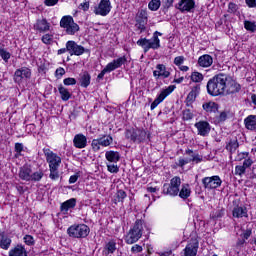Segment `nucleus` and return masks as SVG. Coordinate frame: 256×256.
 I'll return each instance as SVG.
<instances>
[{
	"mask_svg": "<svg viewBox=\"0 0 256 256\" xmlns=\"http://www.w3.org/2000/svg\"><path fill=\"white\" fill-rule=\"evenodd\" d=\"M42 42L45 45H51L53 43V35L45 34L44 36H42Z\"/></svg>",
	"mask_w": 256,
	"mask_h": 256,
	"instance_id": "nucleus-48",
	"label": "nucleus"
},
{
	"mask_svg": "<svg viewBox=\"0 0 256 256\" xmlns=\"http://www.w3.org/2000/svg\"><path fill=\"white\" fill-rule=\"evenodd\" d=\"M91 230L86 224L72 225L67 229L69 237L73 239H85L89 235Z\"/></svg>",
	"mask_w": 256,
	"mask_h": 256,
	"instance_id": "nucleus-5",
	"label": "nucleus"
},
{
	"mask_svg": "<svg viewBox=\"0 0 256 256\" xmlns=\"http://www.w3.org/2000/svg\"><path fill=\"white\" fill-rule=\"evenodd\" d=\"M67 51L69 55H76L77 57L83 55V53H89V49H86L82 45L77 44V42L70 40L66 43Z\"/></svg>",
	"mask_w": 256,
	"mask_h": 256,
	"instance_id": "nucleus-12",
	"label": "nucleus"
},
{
	"mask_svg": "<svg viewBox=\"0 0 256 256\" xmlns=\"http://www.w3.org/2000/svg\"><path fill=\"white\" fill-rule=\"evenodd\" d=\"M143 251V247L141 245L135 244L131 248L132 253H141Z\"/></svg>",
	"mask_w": 256,
	"mask_h": 256,
	"instance_id": "nucleus-59",
	"label": "nucleus"
},
{
	"mask_svg": "<svg viewBox=\"0 0 256 256\" xmlns=\"http://www.w3.org/2000/svg\"><path fill=\"white\" fill-rule=\"evenodd\" d=\"M245 3L251 9L256 7V0H245Z\"/></svg>",
	"mask_w": 256,
	"mask_h": 256,
	"instance_id": "nucleus-63",
	"label": "nucleus"
},
{
	"mask_svg": "<svg viewBox=\"0 0 256 256\" xmlns=\"http://www.w3.org/2000/svg\"><path fill=\"white\" fill-rule=\"evenodd\" d=\"M43 151L46 161L49 164V169H59V166L61 165V157L50 149H44Z\"/></svg>",
	"mask_w": 256,
	"mask_h": 256,
	"instance_id": "nucleus-10",
	"label": "nucleus"
},
{
	"mask_svg": "<svg viewBox=\"0 0 256 256\" xmlns=\"http://www.w3.org/2000/svg\"><path fill=\"white\" fill-rule=\"evenodd\" d=\"M80 85L81 87H84V89H87V87L89 85H91V74L89 72H84L81 76H80Z\"/></svg>",
	"mask_w": 256,
	"mask_h": 256,
	"instance_id": "nucleus-36",
	"label": "nucleus"
},
{
	"mask_svg": "<svg viewBox=\"0 0 256 256\" xmlns=\"http://www.w3.org/2000/svg\"><path fill=\"white\" fill-rule=\"evenodd\" d=\"M113 145V136L112 135H100L99 138L93 139L91 143L92 151L95 153L101 151V147H109Z\"/></svg>",
	"mask_w": 256,
	"mask_h": 256,
	"instance_id": "nucleus-8",
	"label": "nucleus"
},
{
	"mask_svg": "<svg viewBox=\"0 0 256 256\" xmlns=\"http://www.w3.org/2000/svg\"><path fill=\"white\" fill-rule=\"evenodd\" d=\"M63 75H65V68H63V67L57 68L55 71V77H57V79H61V77H63Z\"/></svg>",
	"mask_w": 256,
	"mask_h": 256,
	"instance_id": "nucleus-53",
	"label": "nucleus"
},
{
	"mask_svg": "<svg viewBox=\"0 0 256 256\" xmlns=\"http://www.w3.org/2000/svg\"><path fill=\"white\" fill-rule=\"evenodd\" d=\"M161 35H163L161 32L155 31L152 38H140L136 42V44L138 45V47L143 48L144 53H149L150 49H153V51H157V49L161 48V40L159 39V36L161 37Z\"/></svg>",
	"mask_w": 256,
	"mask_h": 256,
	"instance_id": "nucleus-3",
	"label": "nucleus"
},
{
	"mask_svg": "<svg viewBox=\"0 0 256 256\" xmlns=\"http://www.w3.org/2000/svg\"><path fill=\"white\" fill-rule=\"evenodd\" d=\"M194 115L191 113L190 109H185L182 112V119L183 121H191L193 119Z\"/></svg>",
	"mask_w": 256,
	"mask_h": 256,
	"instance_id": "nucleus-46",
	"label": "nucleus"
},
{
	"mask_svg": "<svg viewBox=\"0 0 256 256\" xmlns=\"http://www.w3.org/2000/svg\"><path fill=\"white\" fill-rule=\"evenodd\" d=\"M143 227H145V220L137 219L125 236L127 245H133L143 237Z\"/></svg>",
	"mask_w": 256,
	"mask_h": 256,
	"instance_id": "nucleus-2",
	"label": "nucleus"
},
{
	"mask_svg": "<svg viewBox=\"0 0 256 256\" xmlns=\"http://www.w3.org/2000/svg\"><path fill=\"white\" fill-rule=\"evenodd\" d=\"M59 3V0H44L46 7H55Z\"/></svg>",
	"mask_w": 256,
	"mask_h": 256,
	"instance_id": "nucleus-56",
	"label": "nucleus"
},
{
	"mask_svg": "<svg viewBox=\"0 0 256 256\" xmlns=\"http://www.w3.org/2000/svg\"><path fill=\"white\" fill-rule=\"evenodd\" d=\"M227 75L225 73H219L211 78L207 82L208 95L217 97L219 95H225V85L227 83Z\"/></svg>",
	"mask_w": 256,
	"mask_h": 256,
	"instance_id": "nucleus-1",
	"label": "nucleus"
},
{
	"mask_svg": "<svg viewBox=\"0 0 256 256\" xmlns=\"http://www.w3.org/2000/svg\"><path fill=\"white\" fill-rule=\"evenodd\" d=\"M106 251L109 253H115L117 251V242L115 240H111L106 244Z\"/></svg>",
	"mask_w": 256,
	"mask_h": 256,
	"instance_id": "nucleus-44",
	"label": "nucleus"
},
{
	"mask_svg": "<svg viewBox=\"0 0 256 256\" xmlns=\"http://www.w3.org/2000/svg\"><path fill=\"white\" fill-rule=\"evenodd\" d=\"M237 11V4L230 2L228 4V13H235Z\"/></svg>",
	"mask_w": 256,
	"mask_h": 256,
	"instance_id": "nucleus-58",
	"label": "nucleus"
},
{
	"mask_svg": "<svg viewBox=\"0 0 256 256\" xmlns=\"http://www.w3.org/2000/svg\"><path fill=\"white\" fill-rule=\"evenodd\" d=\"M58 91L61 95L62 101H69V99H71V92H69V90L63 86V84L58 86Z\"/></svg>",
	"mask_w": 256,
	"mask_h": 256,
	"instance_id": "nucleus-37",
	"label": "nucleus"
},
{
	"mask_svg": "<svg viewBox=\"0 0 256 256\" xmlns=\"http://www.w3.org/2000/svg\"><path fill=\"white\" fill-rule=\"evenodd\" d=\"M175 7L181 13H193L195 11V0H180Z\"/></svg>",
	"mask_w": 256,
	"mask_h": 256,
	"instance_id": "nucleus-17",
	"label": "nucleus"
},
{
	"mask_svg": "<svg viewBox=\"0 0 256 256\" xmlns=\"http://www.w3.org/2000/svg\"><path fill=\"white\" fill-rule=\"evenodd\" d=\"M244 29H246V31H250V33H255L256 23L253 21L245 20L244 21Z\"/></svg>",
	"mask_w": 256,
	"mask_h": 256,
	"instance_id": "nucleus-41",
	"label": "nucleus"
},
{
	"mask_svg": "<svg viewBox=\"0 0 256 256\" xmlns=\"http://www.w3.org/2000/svg\"><path fill=\"white\" fill-rule=\"evenodd\" d=\"M24 243H26L29 247L35 245V238L31 235H25L24 236Z\"/></svg>",
	"mask_w": 256,
	"mask_h": 256,
	"instance_id": "nucleus-49",
	"label": "nucleus"
},
{
	"mask_svg": "<svg viewBox=\"0 0 256 256\" xmlns=\"http://www.w3.org/2000/svg\"><path fill=\"white\" fill-rule=\"evenodd\" d=\"M105 158L109 161V163H117L121 159V154L117 151H106Z\"/></svg>",
	"mask_w": 256,
	"mask_h": 256,
	"instance_id": "nucleus-34",
	"label": "nucleus"
},
{
	"mask_svg": "<svg viewBox=\"0 0 256 256\" xmlns=\"http://www.w3.org/2000/svg\"><path fill=\"white\" fill-rule=\"evenodd\" d=\"M0 57L5 61V63H9V59H11V53H9L4 48H0Z\"/></svg>",
	"mask_w": 256,
	"mask_h": 256,
	"instance_id": "nucleus-45",
	"label": "nucleus"
},
{
	"mask_svg": "<svg viewBox=\"0 0 256 256\" xmlns=\"http://www.w3.org/2000/svg\"><path fill=\"white\" fill-rule=\"evenodd\" d=\"M64 85H77V80L75 78H66L63 80Z\"/></svg>",
	"mask_w": 256,
	"mask_h": 256,
	"instance_id": "nucleus-55",
	"label": "nucleus"
},
{
	"mask_svg": "<svg viewBox=\"0 0 256 256\" xmlns=\"http://www.w3.org/2000/svg\"><path fill=\"white\" fill-rule=\"evenodd\" d=\"M45 173L43 172L42 168H32L30 181H34L35 183L41 181L44 177Z\"/></svg>",
	"mask_w": 256,
	"mask_h": 256,
	"instance_id": "nucleus-31",
	"label": "nucleus"
},
{
	"mask_svg": "<svg viewBox=\"0 0 256 256\" xmlns=\"http://www.w3.org/2000/svg\"><path fill=\"white\" fill-rule=\"evenodd\" d=\"M221 183H223V181L219 176L204 177L202 179V185H204L205 189H217L221 187Z\"/></svg>",
	"mask_w": 256,
	"mask_h": 256,
	"instance_id": "nucleus-16",
	"label": "nucleus"
},
{
	"mask_svg": "<svg viewBox=\"0 0 256 256\" xmlns=\"http://www.w3.org/2000/svg\"><path fill=\"white\" fill-rule=\"evenodd\" d=\"M175 85H170L166 89L162 90L160 94L155 98V100L151 103L150 109L153 111L160 103H163L171 93L175 91Z\"/></svg>",
	"mask_w": 256,
	"mask_h": 256,
	"instance_id": "nucleus-11",
	"label": "nucleus"
},
{
	"mask_svg": "<svg viewBox=\"0 0 256 256\" xmlns=\"http://www.w3.org/2000/svg\"><path fill=\"white\" fill-rule=\"evenodd\" d=\"M194 127L197 128L198 135L200 137H208L209 133H211V124L205 120H200L194 124Z\"/></svg>",
	"mask_w": 256,
	"mask_h": 256,
	"instance_id": "nucleus-18",
	"label": "nucleus"
},
{
	"mask_svg": "<svg viewBox=\"0 0 256 256\" xmlns=\"http://www.w3.org/2000/svg\"><path fill=\"white\" fill-rule=\"evenodd\" d=\"M11 243H13L11 238H9L5 235L2 236L0 239V249H3L4 251H8L9 247H11Z\"/></svg>",
	"mask_w": 256,
	"mask_h": 256,
	"instance_id": "nucleus-38",
	"label": "nucleus"
},
{
	"mask_svg": "<svg viewBox=\"0 0 256 256\" xmlns=\"http://www.w3.org/2000/svg\"><path fill=\"white\" fill-rule=\"evenodd\" d=\"M34 29L39 33H45L51 29V25L47 22V19H38L34 24Z\"/></svg>",
	"mask_w": 256,
	"mask_h": 256,
	"instance_id": "nucleus-27",
	"label": "nucleus"
},
{
	"mask_svg": "<svg viewBox=\"0 0 256 256\" xmlns=\"http://www.w3.org/2000/svg\"><path fill=\"white\" fill-rule=\"evenodd\" d=\"M107 170L109 173H119V166L117 164H107Z\"/></svg>",
	"mask_w": 256,
	"mask_h": 256,
	"instance_id": "nucleus-50",
	"label": "nucleus"
},
{
	"mask_svg": "<svg viewBox=\"0 0 256 256\" xmlns=\"http://www.w3.org/2000/svg\"><path fill=\"white\" fill-rule=\"evenodd\" d=\"M15 151H16V153H21L23 151V143H16Z\"/></svg>",
	"mask_w": 256,
	"mask_h": 256,
	"instance_id": "nucleus-64",
	"label": "nucleus"
},
{
	"mask_svg": "<svg viewBox=\"0 0 256 256\" xmlns=\"http://www.w3.org/2000/svg\"><path fill=\"white\" fill-rule=\"evenodd\" d=\"M77 205V199L71 198L64 203L61 204L60 209L63 213H67L69 209H75V206Z\"/></svg>",
	"mask_w": 256,
	"mask_h": 256,
	"instance_id": "nucleus-33",
	"label": "nucleus"
},
{
	"mask_svg": "<svg viewBox=\"0 0 256 256\" xmlns=\"http://www.w3.org/2000/svg\"><path fill=\"white\" fill-rule=\"evenodd\" d=\"M178 195L180 199H189L191 197V186L189 184H182Z\"/></svg>",
	"mask_w": 256,
	"mask_h": 256,
	"instance_id": "nucleus-35",
	"label": "nucleus"
},
{
	"mask_svg": "<svg viewBox=\"0 0 256 256\" xmlns=\"http://www.w3.org/2000/svg\"><path fill=\"white\" fill-rule=\"evenodd\" d=\"M31 173H33V167L25 164L19 170V177L22 181H31Z\"/></svg>",
	"mask_w": 256,
	"mask_h": 256,
	"instance_id": "nucleus-23",
	"label": "nucleus"
},
{
	"mask_svg": "<svg viewBox=\"0 0 256 256\" xmlns=\"http://www.w3.org/2000/svg\"><path fill=\"white\" fill-rule=\"evenodd\" d=\"M199 93H201V85L197 84L192 87L191 91L188 93L186 97V107H193V103H195V99H197Z\"/></svg>",
	"mask_w": 256,
	"mask_h": 256,
	"instance_id": "nucleus-20",
	"label": "nucleus"
},
{
	"mask_svg": "<svg viewBox=\"0 0 256 256\" xmlns=\"http://www.w3.org/2000/svg\"><path fill=\"white\" fill-rule=\"evenodd\" d=\"M116 195H117L118 201L122 202L123 199L127 197V192H125L124 190H118Z\"/></svg>",
	"mask_w": 256,
	"mask_h": 256,
	"instance_id": "nucleus-52",
	"label": "nucleus"
},
{
	"mask_svg": "<svg viewBox=\"0 0 256 256\" xmlns=\"http://www.w3.org/2000/svg\"><path fill=\"white\" fill-rule=\"evenodd\" d=\"M159 7H161V0H151L148 3V9L150 11H159Z\"/></svg>",
	"mask_w": 256,
	"mask_h": 256,
	"instance_id": "nucleus-42",
	"label": "nucleus"
},
{
	"mask_svg": "<svg viewBox=\"0 0 256 256\" xmlns=\"http://www.w3.org/2000/svg\"><path fill=\"white\" fill-rule=\"evenodd\" d=\"M23 79H31V69L27 67L19 68L14 73L15 83H22Z\"/></svg>",
	"mask_w": 256,
	"mask_h": 256,
	"instance_id": "nucleus-19",
	"label": "nucleus"
},
{
	"mask_svg": "<svg viewBox=\"0 0 256 256\" xmlns=\"http://www.w3.org/2000/svg\"><path fill=\"white\" fill-rule=\"evenodd\" d=\"M241 91V84L237 83L229 74L227 75V80L225 84L226 95H234V93H239Z\"/></svg>",
	"mask_w": 256,
	"mask_h": 256,
	"instance_id": "nucleus-14",
	"label": "nucleus"
},
{
	"mask_svg": "<svg viewBox=\"0 0 256 256\" xmlns=\"http://www.w3.org/2000/svg\"><path fill=\"white\" fill-rule=\"evenodd\" d=\"M199 67H211L213 65V57L209 54H204L198 58Z\"/></svg>",
	"mask_w": 256,
	"mask_h": 256,
	"instance_id": "nucleus-29",
	"label": "nucleus"
},
{
	"mask_svg": "<svg viewBox=\"0 0 256 256\" xmlns=\"http://www.w3.org/2000/svg\"><path fill=\"white\" fill-rule=\"evenodd\" d=\"M190 79L193 81V83H201V81L204 79V76L201 72H192Z\"/></svg>",
	"mask_w": 256,
	"mask_h": 256,
	"instance_id": "nucleus-43",
	"label": "nucleus"
},
{
	"mask_svg": "<svg viewBox=\"0 0 256 256\" xmlns=\"http://www.w3.org/2000/svg\"><path fill=\"white\" fill-rule=\"evenodd\" d=\"M78 179H79V174H74L70 176L69 178L70 185H72L73 183H77Z\"/></svg>",
	"mask_w": 256,
	"mask_h": 256,
	"instance_id": "nucleus-62",
	"label": "nucleus"
},
{
	"mask_svg": "<svg viewBox=\"0 0 256 256\" xmlns=\"http://www.w3.org/2000/svg\"><path fill=\"white\" fill-rule=\"evenodd\" d=\"M244 124L248 131H255L256 129V115H249L244 119Z\"/></svg>",
	"mask_w": 256,
	"mask_h": 256,
	"instance_id": "nucleus-32",
	"label": "nucleus"
},
{
	"mask_svg": "<svg viewBox=\"0 0 256 256\" xmlns=\"http://www.w3.org/2000/svg\"><path fill=\"white\" fill-rule=\"evenodd\" d=\"M73 144L76 149H85V147H87V136L76 134L73 139Z\"/></svg>",
	"mask_w": 256,
	"mask_h": 256,
	"instance_id": "nucleus-25",
	"label": "nucleus"
},
{
	"mask_svg": "<svg viewBox=\"0 0 256 256\" xmlns=\"http://www.w3.org/2000/svg\"><path fill=\"white\" fill-rule=\"evenodd\" d=\"M226 149L230 152L231 155H233V153H235L237 149H239V142L237 141V139L230 140L229 143L226 145Z\"/></svg>",
	"mask_w": 256,
	"mask_h": 256,
	"instance_id": "nucleus-39",
	"label": "nucleus"
},
{
	"mask_svg": "<svg viewBox=\"0 0 256 256\" xmlns=\"http://www.w3.org/2000/svg\"><path fill=\"white\" fill-rule=\"evenodd\" d=\"M79 9H82V11H89V1L81 3Z\"/></svg>",
	"mask_w": 256,
	"mask_h": 256,
	"instance_id": "nucleus-61",
	"label": "nucleus"
},
{
	"mask_svg": "<svg viewBox=\"0 0 256 256\" xmlns=\"http://www.w3.org/2000/svg\"><path fill=\"white\" fill-rule=\"evenodd\" d=\"M232 216L236 219H243V217H249L247 207L239 205L234 206L232 210Z\"/></svg>",
	"mask_w": 256,
	"mask_h": 256,
	"instance_id": "nucleus-26",
	"label": "nucleus"
},
{
	"mask_svg": "<svg viewBox=\"0 0 256 256\" xmlns=\"http://www.w3.org/2000/svg\"><path fill=\"white\" fill-rule=\"evenodd\" d=\"M247 157H249L248 152L238 153V155L236 157V161H243V159H247Z\"/></svg>",
	"mask_w": 256,
	"mask_h": 256,
	"instance_id": "nucleus-57",
	"label": "nucleus"
},
{
	"mask_svg": "<svg viewBox=\"0 0 256 256\" xmlns=\"http://www.w3.org/2000/svg\"><path fill=\"white\" fill-rule=\"evenodd\" d=\"M127 63V57L122 56L117 59H114L112 62H109L105 68L98 74L97 79L98 81L103 80V77H105L106 73H111L115 71L116 69H119L120 67H123Z\"/></svg>",
	"mask_w": 256,
	"mask_h": 256,
	"instance_id": "nucleus-6",
	"label": "nucleus"
},
{
	"mask_svg": "<svg viewBox=\"0 0 256 256\" xmlns=\"http://www.w3.org/2000/svg\"><path fill=\"white\" fill-rule=\"evenodd\" d=\"M184 62H185L184 56H177L174 58V65H177L178 67L183 65Z\"/></svg>",
	"mask_w": 256,
	"mask_h": 256,
	"instance_id": "nucleus-54",
	"label": "nucleus"
},
{
	"mask_svg": "<svg viewBox=\"0 0 256 256\" xmlns=\"http://www.w3.org/2000/svg\"><path fill=\"white\" fill-rule=\"evenodd\" d=\"M198 250H199V242L197 240H192L186 245L184 249V256H197Z\"/></svg>",
	"mask_w": 256,
	"mask_h": 256,
	"instance_id": "nucleus-22",
	"label": "nucleus"
},
{
	"mask_svg": "<svg viewBox=\"0 0 256 256\" xmlns=\"http://www.w3.org/2000/svg\"><path fill=\"white\" fill-rule=\"evenodd\" d=\"M245 166H236L235 167V174L236 175H243L245 173Z\"/></svg>",
	"mask_w": 256,
	"mask_h": 256,
	"instance_id": "nucleus-60",
	"label": "nucleus"
},
{
	"mask_svg": "<svg viewBox=\"0 0 256 256\" xmlns=\"http://www.w3.org/2000/svg\"><path fill=\"white\" fill-rule=\"evenodd\" d=\"M49 177L52 181H57L59 179V168H50Z\"/></svg>",
	"mask_w": 256,
	"mask_h": 256,
	"instance_id": "nucleus-47",
	"label": "nucleus"
},
{
	"mask_svg": "<svg viewBox=\"0 0 256 256\" xmlns=\"http://www.w3.org/2000/svg\"><path fill=\"white\" fill-rule=\"evenodd\" d=\"M60 27L66 29L67 35H75L79 31V25L75 23L71 16H64L60 20Z\"/></svg>",
	"mask_w": 256,
	"mask_h": 256,
	"instance_id": "nucleus-9",
	"label": "nucleus"
},
{
	"mask_svg": "<svg viewBox=\"0 0 256 256\" xmlns=\"http://www.w3.org/2000/svg\"><path fill=\"white\" fill-rule=\"evenodd\" d=\"M136 27L137 29H139L140 33L145 32V30L147 29L145 27V25H147V21H148V14H147V10H139L138 13L136 14Z\"/></svg>",
	"mask_w": 256,
	"mask_h": 256,
	"instance_id": "nucleus-15",
	"label": "nucleus"
},
{
	"mask_svg": "<svg viewBox=\"0 0 256 256\" xmlns=\"http://www.w3.org/2000/svg\"><path fill=\"white\" fill-rule=\"evenodd\" d=\"M225 215V210L218 209L214 210L210 213V218H212L214 221H217V219H221Z\"/></svg>",
	"mask_w": 256,
	"mask_h": 256,
	"instance_id": "nucleus-40",
	"label": "nucleus"
},
{
	"mask_svg": "<svg viewBox=\"0 0 256 256\" xmlns=\"http://www.w3.org/2000/svg\"><path fill=\"white\" fill-rule=\"evenodd\" d=\"M188 163H191V160H189V158H179L177 166L178 167H185V165H188Z\"/></svg>",
	"mask_w": 256,
	"mask_h": 256,
	"instance_id": "nucleus-51",
	"label": "nucleus"
},
{
	"mask_svg": "<svg viewBox=\"0 0 256 256\" xmlns=\"http://www.w3.org/2000/svg\"><path fill=\"white\" fill-rule=\"evenodd\" d=\"M111 0H100L98 6L94 7L95 15H101V17H107L108 13H111Z\"/></svg>",
	"mask_w": 256,
	"mask_h": 256,
	"instance_id": "nucleus-13",
	"label": "nucleus"
},
{
	"mask_svg": "<svg viewBox=\"0 0 256 256\" xmlns=\"http://www.w3.org/2000/svg\"><path fill=\"white\" fill-rule=\"evenodd\" d=\"M153 76L156 79H159L160 77H163V79H169V77H171V72L167 69L165 64H158L156 66V70L153 71Z\"/></svg>",
	"mask_w": 256,
	"mask_h": 256,
	"instance_id": "nucleus-21",
	"label": "nucleus"
},
{
	"mask_svg": "<svg viewBox=\"0 0 256 256\" xmlns=\"http://www.w3.org/2000/svg\"><path fill=\"white\" fill-rule=\"evenodd\" d=\"M202 109L206 111V113H217L219 111V104L213 101L204 102Z\"/></svg>",
	"mask_w": 256,
	"mask_h": 256,
	"instance_id": "nucleus-30",
	"label": "nucleus"
},
{
	"mask_svg": "<svg viewBox=\"0 0 256 256\" xmlns=\"http://www.w3.org/2000/svg\"><path fill=\"white\" fill-rule=\"evenodd\" d=\"M150 137L151 134L143 129H130L126 131V139H130L133 143H147Z\"/></svg>",
	"mask_w": 256,
	"mask_h": 256,
	"instance_id": "nucleus-4",
	"label": "nucleus"
},
{
	"mask_svg": "<svg viewBox=\"0 0 256 256\" xmlns=\"http://www.w3.org/2000/svg\"><path fill=\"white\" fill-rule=\"evenodd\" d=\"M179 187H181V178L175 176L170 180V183L163 185L162 193L164 195H170V197H177L179 195Z\"/></svg>",
	"mask_w": 256,
	"mask_h": 256,
	"instance_id": "nucleus-7",
	"label": "nucleus"
},
{
	"mask_svg": "<svg viewBox=\"0 0 256 256\" xmlns=\"http://www.w3.org/2000/svg\"><path fill=\"white\" fill-rule=\"evenodd\" d=\"M8 256H29L27 254V249L23 244H17L16 246L12 247L9 252Z\"/></svg>",
	"mask_w": 256,
	"mask_h": 256,
	"instance_id": "nucleus-24",
	"label": "nucleus"
},
{
	"mask_svg": "<svg viewBox=\"0 0 256 256\" xmlns=\"http://www.w3.org/2000/svg\"><path fill=\"white\" fill-rule=\"evenodd\" d=\"M185 155H188V157H190L188 158V161H190V163H195L197 165L199 163H202L203 161V156L191 149L185 150Z\"/></svg>",
	"mask_w": 256,
	"mask_h": 256,
	"instance_id": "nucleus-28",
	"label": "nucleus"
}]
</instances>
